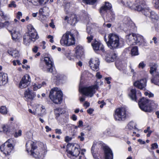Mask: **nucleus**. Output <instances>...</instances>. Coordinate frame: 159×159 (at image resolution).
I'll list each match as a JSON object with an SVG mask.
<instances>
[{
    "instance_id": "nucleus-1",
    "label": "nucleus",
    "mask_w": 159,
    "mask_h": 159,
    "mask_svg": "<svg viewBox=\"0 0 159 159\" xmlns=\"http://www.w3.org/2000/svg\"><path fill=\"white\" fill-rule=\"evenodd\" d=\"M25 146L26 150L28 152L30 149V147H31V149L30 151V154L36 159L40 158L42 155L45 154L47 152L44 146L41 149L38 148L36 146V142L31 140L28 141Z\"/></svg>"
},
{
    "instance_id": "nucleus-2",
    "label": "nucleus",
    "mask_w": 159,
    "mask_h": 159,
    "mask_svg": "<svg viewBox=\"0 0 159 159\" xmlns=\"http://www.w3.org/2000/svg\"><path fill=\"white\" fill-rule=\"evenodd\" d=\"M108 41L106 38L104 37L105 41L106 42L108 48L111 49H114L120 47L123 44V40L119 38V36L117 34L111 33L108 35Z\"/></svg>"
},
{
    "instance_id": "nucleus-3",
    "label": "nucleus",
    "mask_w": 159,
    "mask_h": 159,
    "mask_svg": "<svg viewBox=\"0 0 159 159\" xmlns=\"http://www.w3.org/2000/svg\"><path fill=\"white\" fill-rule=\"evenodd\" d=\"M15 25L13 22H9L8 21H6L4 23L0 22V27L7 26V29L11 34L12 39L16 41L21 39V36L20 32L16 31L15 29L12 28V27H14Z\"/></svg>"
},
{
    "instance_id": "nucleus-4",
    "label": "nucleus",
    "mask_w": 159,
    "mask_h": 159,
    "mask_svg": "<svg viewBox=\"0 0 159 159\" xmlns=\"http://www.w3.org/2000/svg\"><path fill=\"white\" fill-rule=\"evenodd\" d=\"M75 35L70 32L67 31L64 34L60 40L61 44L64 46H69L75 44Z\"/></svg>"
},
{
    "instance_id": "nucleus-5",
    "label": "nucleus",
    "mask_w": 159,
    "mask_h": 159,
    "mask_svg": "<svg viewBox=\"0 0 159 159\" xmlns=\"http://www.w3.org/2000/svg\"><path fill=\"white\" fill-rule=\"evenodd\" d=\"M98 88V82H95V84L89 87H80L79 91L84 95L90 97H92Z\"/></svg>"
},
{
    "instance_id": "nucleus-6",
    "label": "nucleus",
    "mask_w": 159,
    "mask_h": 159,
    "mask_svg": "<svg viewBox=\"0 0 159 159\" xmlns=\"http://www.w3.org/2000/svg\"><path fill=\"white\" fill-rule=\"evenodd\" d=\"M62 93L58 88L55 87L50 91L49 96L51 100L55 103H60L62 100Z\"/></svg>"
},
{
    "instance_id": "nucleus-7",
    "label": "nucleus",
    "mask_w": 159,
    "mask_h": 159,
    "mask_svg": "<svg viewBox=\"0 0 159 159\" xmlns=\"http://www.w3.org/2000/svg\"><path fill=\"white\" fill-rule=\"evenodd\" d=\"M154 104L153 101L148 100L144 98L140 99L138 102L140 108L145 112H150L152 110V106Z\"/></svg>"
},
{
    "instance_id": "nucleus-8",
    "label": "nucleus",
    "mask_w": 159,
    "mask_h": 159,
    "mask_svg": "<svg viewBox=\"0 0 159 159\" xmlns=\"http://www.w3.org/2000/svg\"><path fill=\"white\" fill-rule=\"evenodd\" d=\"M44 61L45 63L46 66H43L42 64H40V67L44 71L52 73L54 74L55 72L53 70L54 65L52 58L49 56L45 57H44Z\"/></svg>"
},
{
    "instance_id": "nucleus-9",
    "label": "nucleus",
    "mask_w": 159,
    "mask_h": 159,
    "mask_svg": "<svg viewBox=\"0 0 159 159\" xmlns=\"http://www.w3.org/2000/svg\"><path fill=\"white\" fill-rule=\"evenodd\" d=\"M111 8V4L108 2H105V5L102 6L100 8V12L102 17L106 15L108 12H110L111 16L110 19L112 21L114 20L115 17V15L110 11Z\"/></svg>"
},
{
    "instance_id": "nucleus-10",
    "label": "nucleus",
    "mask_w": 159,
    "mask_h": 159,
    "mask_svg": "<svg viewBox=\"0 0 159 159\" xmlns=\"http://www.w3.org/2000/svg\"><path fill=\"white\" fill-rule=\"evenodd\" d=\"M126 111L125 108L122 107L116 109L114 114V118L116 120H124L126 117Z\"/></svg>"
},
{
    "instance_id": "nucleus-11",
    "label": "nucleus",
    "mask_w": 159,
    "mask_h": 159,
    "mask_svg": "<svg viewBox=\"0 0 159 159\" xmlns=\"http://www.w3.org/2000/svg\"><path fill=\"white\" fill-rule=\"evenodd\" d=\"M12 141V139H8L0 147L1 151L6 155H9L13 148V146L11 143Z\"/></svg>"
},
{
    "instance_id": "nucleus-12",
    "label": "nucleus",
    "mask_w": 159,
    "mask_h": 159,
    "mask_svg": "<svg viewBox=\"0 0 159 159\" xmlns=\"http://www.w3.org/2000/svg\"><path fill=\"white\" fill-rule=\"evenodd\" d=\"M69 145H67V152L68 153V156L71 159H74L76 157L80 154V149L73 146L70 145V148L72 150H70L68 148Z\"/></svg>"
},
{
    "instance_id": "nucleus-13",
    "label": "nucleus",
    "mask_w": 159,
    "mask_h": 159,
    "mask_svg": "<svg viewBox=\"0 0 159 159\" xmlns=\"http://www.w3.org/2000/svg\"><path fill=\"white\" fill-rule=\"evenodd\" d=\"M31 81L30 76L27 75H25L23 76L20 81L19 87L21 89L25 88L30 84Z\"/></svg>"
},
{
    "instance_id": "nucleus-14",
    "label": "nucleus",
    "mask_w": 159,
    "mask_h": 159,
    "mask_svg": "<svg viewBox=\"0 0 159 159\" xmlns=\"http://www.w3.org/2000/svg\"><path fill=\"white\" fill-rule=\"evenodd\" d=\"M89 63L90 67L92 70L96 71L98 70L99 61L98 58H94L91 59L89 62Z\"/></svg>"
},
{
    "instance_id": "nucleus-15",
    "label": "nucleus",
    "mask_w": 159,
    "mask_h": 159,
    "mask_svg": "<svg viewBox=\"0 0 159 159\" xmlns=\"http://www.w3.org/2000/svg\"><path fill=\"white\" fill-rule=\"evenodd\" d=\"M122 25L123 30L126 31L128 29L130 30L131 27L134 25V24L129 18L126 17L124 19L123 23Z\"/></svg>"
},
{
    "instance_id": "nucleus-16",
    "label": "nucleus",
    "mask_w": 159,
    "mask_h": 159,
    "mask_svg": "<svg viewBox=\"0 0 159 159\" xmlns=\"http://www.w3.org/2000/svg\"><path fill=\"white\" fill-rule=\"evenodd\" d=\"M24 97L27 100H32L36 96L35 93L28 89L24 92Z\"/></svg>"
},
{
    "instance_id": "nucleus-17",
    "label": "nucleus",
    "mask_w": 159,
    "mask_h": 159,
    "mask_svg": "<svg viewBox=\"0 0 159 159\" xmlns=\"http://www.w3.org/2000/svg\"><path fill=\"white\" fill-rule=\"evenodd\" d=\"M146 79H142L135 82L134 83V85L138 88L142 89L146 86Z\"/></svg>"
},
{
    "instance_id": "nucleus-18",
    "label": "nucleus",
    "mask_w": 159,
    "mask_h": 159,
    "mask_svg": "<svg viewBox=\"0 0 159 159\" xmlns=\"http://www.w3.org/2000/svg\"><path fill=\"white\" fill-rule=\"evenodd\" d=\"M105 159H113V154L111 150L107 146L103 148Z\"/></svg>"
},
{
    "instance_id": "nucleus-19",
    "label": "nucleus",
    "mask_w": 159,
    "mask_h": 159,
    "mask_svg": "<svg viewBox=\"0 0 159 159\" xmlns=\"http://www.w3.org/2000/svg\"><path fill=\"white\" fill-rule=\"evenodd\" d=\"M136 34L133 33L126 35V41L129 45H131L136 44Z\"/></svg>"
},
{
    "instance_id": "nucleus-20",
    "label": "nucleus",
    "mask_w": 159,
    "mask_h": 159,
    "mask_svg": "<svg viewBox=\"0 0 159 159\" xmlns=\"http://www.w3.org/2000/svg\"><path fill=\"white\" fill-rule=\"evenodd\" d=\"M93 50L95 51L100 50L102 52L104 51L105 50L103 45L100 42L97 41H95L92 43Z\"/></svg>"
},
{
    "instance_id": "nucleus-21",
    "label": "nucleus",
    "mask_w": 159,
    "mask_h": 159,
    "mask_svg": "<svg viewBox=\"0 0 159 159\" xmlns=\"http://www.w3.org/2000/svg\"><path fill=\"white\" fill-rule=\"evenodd\" d=\"M116 57V55L113 52H108L106 55V60L108 62L114 61Z\"/></svg>"
},
{
    "instance_id": "nucleus-22",
    "label": "nucleus",
    "mask_w": 159,
    "mask_h": 159,
    "mask_svg": "<svg viewBox=\"0 0 159 159\" xmlns=\"http://www.w3.org/2000/svg\"><path fill=\"white\" fill-rule=\"evenodd\" d=\"M136 38H135L136 44H138L140 45L141 44L145 45L146 43L145 39L143 38V36L139 34H136Z\"/></svg>"
},
{
    "instance_id": "nucleus-23",
    "label": "nucleus",
    "mask_w": 159,
    "mask_h": 159,
    "mask_svg": "<svg viewBox=\"0 0 159 159\" xmlns=\"http://www.w3.org/2000/svg\"><path fill=\"white\" fill-rule=\"evenodd\" d=\"M36 109H38L39 113V114H37L39 116H43V115L46 114V109L45 107L41 105H37L36 106Z\"/></svg>"
},
{
    "instance_id": "nucleus-24",
    "label": "nucleus",
    "mask_w": 159,
    "mask_h": 159,
    "mask_svg": "<svg viewBox=\"0 0 159 159\" xmlns=\"http://www.w3.org/2000/svg\"><path fill=\"white\" fill-rule=\"evenodd\" d=\"M136 2V3L134 5L131 7V9L136 10L139 11H142V10L143 9V7H144V6L145 5L142 4L140 2L139 3H137V2Z\"/></svg>"
},
{
    "instance_id": "nucleus-25",
    "label": "nucleus",
    "mask_w": 159,
    "mask_h": 159,
    "mask_svg": "<svg viewBox=\"0 0 159 159\" xmlns=\"http://www.w3.org/2000/svg\"><path fill=\"white\" fill-rule=\"evenodd\" d=\"M7 79V74L0 72V86L4 84Z\"/></svg>"
},
{
    "instance_id": "nucleus-26",
    "label": "nucleus",
    "mask_w": 159,
    "mask_h": 159,
    "mask_svg": "<svg viewBox=\"0 0 159 159\" xmlns=\"http://www.w3.org/2000/svg\"><path fill=\"white\" fill-rule=\"evenodd\" d=\"M157 67L158 65L157 64H154L150 67V72L154 76L159 75V72L157 71Z\"/></svg>"
},
{
    "instance_id": "nucleus-27",
    "label": "nucleus",
    "mask_w": 159,
    "mask_h": 159,
    "mask_svg": "<svg viewBox=\"0 0 159 159\" xmlns=\"http://www.w3.org/2000/svg\"><path fill=\"white\" fill-rule=\"evenodd\" d=\"M75 53L77 58L80 57L83 54V47L81 46H77L76 47Z\"/></svg>"
},
{
    "instance_id": "nucleus-28",
    "label": "nucleus",
    "mask_w": 159,
    "mask_h": 159,
    "mask_svg": "<svg viewBox=\"0 0 159 159\" xmlns=\"http://www.w3.org/2000/svg\"><path fill=\"white\" fill-rule=\"evenodd\" d=\"M31 41H32V40L31 39L30 36L29 35V34L28 33H26L23 37L24 44L26 45H28Z\"/></svg>"
},
{
    "instance_id": "nucleus-29",
    "label": "nucleus",
    "mask_w": 159,
    "mask_h": 159,
    "mask_svg": "<svg viewBox=\"0 0 159 159\" xmlns=\"http://www.w3.org/2000/svg\"><path fill=\"white\" fill-rule=\"evenodd\" d=\"M28 33L29 34V35L30 36V38L32 40V41H35L39 38L36 31H34V32H29Z\"/></svg>"
},
{
    "instance_id": "nucleus-30",
    "label": "nucleus",
    "mask_w": 159,
    "mask_h": 159,
    "mask_svg": "<svg viewBox=\"0 0 159 159\" xmlns=\"http://www.w3.org/2000/svg\"><path fill=\"white\" fill-rule=\"evenodd\" d=\"M153 20H157L159 19V16L156 13L153 11H151L150 13L148 16Z\"/></svg>"
},
{
    "instance_id": "nucleus-31",
    "label": "nucleus",
    "mask_w": 159,
    "mask_h": 159,
    "mask_svg": "<svg viewBox=\"0 0 159 159\" xmlns=\"http://www.w3.org/2000/svg\"><path fill=\"white\" fill-rule=\"evenodd\" d=\"M136 90L135 89H132L131 90L130 93L129 94V96L133 100L136 101Z\"/></svg>"
},
{
    "instance_id": "nucleus-32",
    "label": "nucleus",
    "mask_w": 159,
    "mask_h": 159,
    "mask_svg": "<svg viewBox=\"0 0 159 159\" xmlns=\"http://www.w3.org/2000/svg\"><path fill=\"white\" fill-rule=\"evenodd\" d=\"M151 11H152L149 9V8L145 5L142 10V12L145 16L148 17Z\"/></svg>"
},
{
    "instance_id": "nucleus-33",
    "label": "nucleus",
    "mask_w": 159,
    "mask_h": 159,
    "mask_svg": "<svg viewBox=\"0 0 159 159\" xmlns=\"http://www.w3.org/2000/svg\"><path fill=\"white\" fill-rule=\"evenodd\" d=\"M54 112L56 117H58L60 115L65 112V111L63 109L56 108L54 109Z\"/></svg>"
},
{
    "instance_id": "nucleus-34",
    "label": "nucleus",
    "mask_w": 159,
    "mask_h": 159,
    "mask_svg": "<svg viewBox=\"0 0 159 159\" xmlns=\"http://www.w3.org/2000/svg\"><path fill=\"white\" fill-rule=\"evenodd\" d=\"M8 52L10 55L13 57H16L19 56L18 51L16 50L12 49L10 50H9L8 51Z\"/></svg>"
},
{
    "instance_id": "nucleus-35",
    "label": "nucleus",
    "mask_w": 159,
    "mask_h": 159,
    "mask_svg": "<svg viewBox=\"0 0 159 159\" xmlns=\"http://www.w3.org/2000/svg\"><path fill=\"white\" fill-rule=\"evenodd\" d=\"M77 22L76 16L75 15H72L70 16V20H68V23L71 25H74Z\"/></svg>"
},
{
    "instance_id": "nucleus-36",
    "label": "nucleus",
    "mask_w": 159,
    "mask_h": 159,
    "mask_svg": "<svg viewBox=\"0 0 159 159\" xmlns=\"http://www.w3.org/2000/svg\"><path fill=\"white\" fill-rule=\"evenodd\" d=\"M151 81L152 83L159 86V75L154 76V77L151 80Z\"/></svg>"
},
{
    "instance_id": "nucleus-37",
    "label": "nucleus",
    "mask_w": 159,
    "mask_h": 159,
    "mask_svg": "<svg viewBox=\"0 0 159 159\" xmlns=\"http://www.w3.org/2000/svg\"><path fill=\"white\" fill-rule=\"evenodd\" d=\"M29 2H31L34 5H36L39 4H42L43 2V0H27Z\"/></svg>"
},
{
    "instance_id": "nucleus-38",
    "label": "nucleus",
    "mask_w": 159,
    "mask_h": 159,
    "mask_svg": "<svg viewBox=\"0 0 159 159\" xmlns=\"http://www.w3.org/2000/svg\"><path fill=\"white\" fill-rule=\"evenodd\" d=\"M131 54L132 55L136 56L139 54L138 49L137 47H134L131 50Z\"/></svg>"
},
{
    "instance_id": "nucleus-39",
    "label": "nucleus",
    "mask_w": 159,
    "mask_h": 159,
    "mask_svg": "<svg viewBox=\"0 0 159 159\" xmlns=\"http://www.w3.org/2000/svg\"><path fill=\"white\" fill-rule=\"evenodd\" d=\"M0 112L2 114H6L7 113V110L6 107L2 106L0 109Z\"/></svg>"
},
{
    "instance_id": "nucleus-40",
    "label": "nucleus",
    "mask_w": 159,
    "mask_h": 159,
    "mask_svg": "<svg viewBox=\"0 0 159 159\" xmlns=\"http://www.w3.org/2000/svg\"><path fill=\"white\" fill-rule=\"evenodd\" d=\"M126 67L127 65L126 64H124V65H122L121 66H120V67L119 69L120 70H123L124 72L125 73L126 72Z\"/></svg>"
},
{
    "instance_id": "nucleus-41",
    "label": "nucleus",
    "mask_w": 159,
    "mask_h": 159,
    "mask_svg": "<svg viewBox=\"0 0 159 159\" xmlns=\"http://www.w3.org/2000/svg\"><path fill=\"white\" fill-rule=\"evenodd\" d=\"M128 127L129 129H132L135 127V124L133 122H130L128 125Z\"/></svg>"
},
{
    "instance_id": "nucleus-42",
    "label": "nucleus",
    "mask_w": 159,
    "mask_h": 159,
    "mask_svg": "<svg viewBox=\"0 0 159 159\" xmlns=\"http://www.w3.org/2000/svg\"><path fill=\"white\" fill-rule=\"evenodd\" d=\"M42 87L41 84H34L33 86V89L34 91H36L38 89Z\"/></svg>"
},
{
    "instance_id": "nucleus-43",
    "label": "nucleus",
    "mask_w": 159,
    "mask_h": 159,
    "mask_svg": "<svg viewBox=\"0 0 159 159\" xmlns=\"http://www.w3.org/2000/svg\"><path fill=\"white\" fill-rule=\"evenodd\" d=\"M97 0H83V1L87 4H93Z\"/></svg>"
},
{
    "instance_id": "nucleus-44",
    "label": "nucleus",
    "mask_w": 159,
    "mask_h": 159,
    "mask_svg": "<svg viewBox=\"0 0 159 159\" xmlns=\"http://www.w3.org/2000/svg\"><path fill=\"white\" fill-rule=\"evenodd\" d=\"M65 10L66 12H68V9L70 7V3L67 2L65 3Z\"/></svg>"
},
{
    "instance_id": "nucleus-45",
    "label": "nucleus",
    "mask_w": 159,
    "mask_h": 159,
    "mask_svg": "<svg viewBox=\"0 0 159 159\" xmlns=\"http://www.w3.org/2000/svg\"><path fill=\"white\" fill-rule=\"evenodd\" d=\"M2 128L3 129V131L5 133H7L10 130L9 127L7 125H4L2 127Z\"/></svg>"
},
{
    "instance_id": "nucleus-46",
    "label": "nucleus",
    "mask_w": 159,
    "mask_h": 159,
    "mask_svg": "<svg viewBox=\"0 0 159 159\" xmlns=\"http://www.w3.org/2000/svg\"><path fill=\"white\" fill-rule=\"evenodd\" d=\"M29 111L32 114L34 115H37V114H40L38 112V109H35V111H33L29 109Z\"/></svg>"
},
{
    "instance_id": "nucleus-47",
    "label": "nucleus",
    "mask_w": 159,
    "mask_h": 159,
    "mask_svg": "<svg viewBox=\"0 0 159 159\" xmlns=\"http://www.w3.org/2000/svg\"><path fill=\"white\" fill-rule=\"evenodd\" d=\"M21 134L22 131L21 130H19L18 132H16L15 133L14 136L16 138H17L21 136Z\"/></svg>"
},
{
    "instance_id": "nucleus-48",
    "label": "nucleus",
    "mask_w": 159,
    "mask_h": 159,
    "mask_svg": "<svg viewBox=\"0 0 159 159\" xmlns=\"http://www.w3.org/2000/svg\"><path fill=\"white\" fill-rule=\"evenodd\" d=\"M28 29L29 30V32H34V31H36L34 27L32 25L28 26Z\"/></svg>"
},
{
    "instance_id": "nucleus-49",
    "label": "nucleus",
    "mask_w": 159,
    "mask_h": 159,
    "mask_svg": "<svg viewBox=\"0 0 159 159\" xmlns=\"http://www.w3.org/2000/svg\"><path fill=\"white\" fill-rule=\"evenodd\" d=\"M84 134L83 132H81L80 133V135L78 136V138L81 141H83L84 140Z\"/></svg>"
},
{
    "instance_id": "nucleus-50",
    "label": "nucleus",
    "mask_w": 159,
    "mask_h": 159,
    "mask_svg": "<svg viewBox=\"0 0 159 159\" xmlns=\"http://www.w3.org/2000/svg\"><path fill=\"white\" fill-rule=\"evenodd\" d=\"M8 6L9 7H16V5L15 4V2L13 1L11 2V3L9 4Z\"/></svg>"
},
{
    "instance_id": "nucleus-51",
    "label": "nucleus",
    "mask_w": 159,
    "mask_h": 159,
    "mask_svg": "<svg viewBox=\"0 0 159 159\" xmlns=\"http://www.w3.org/2000/svg\"><path fill=\"white\" fill-rule=\"evenodd\" d=\"M154 7L157 9H159V0H157L155 2Z\"/></svg>"
},
{
    "instance_id": "nucleus-52",
    "label": "nucleus",
    "mask_w": 159,
    "mask_h": 159,
    "mask_svg": "<svg viewBox=\"0 0 159 159\" xmlns=\"http://www.w3.org/2000/svg\"><path fill=\"white\" fill-rule=\"evenodd\" d=\"M89 35V36H88L87 38V39L88 40V43H90L91 42L92 40L93 39V37L92 34H90Z\"/></svg>"
},
{
    "instance_id": "nucleus-53",
    "label": "nucleus",
    "mask_w": 159,
    "mask_h": 159,
    "mask_svg": "<svg viewBox=\"0 0 159 159\" xmlns=\"http://www.w3.org/2000/svg\"><path fill=\"white\" fill-rule=\"evenodd\" d=\"M145 66V64L143 62H141L138 66V67L139 68H142L143 69Z\"/></svg>"
},
{
    "instance_id": "nucleus-54",
    "label": "nucleus",
    "mask_w": 159,
    "mask_h": 159,
    "mask_svg": "<svg viewBox=\"0 0 159 159\" xmlns=\"http://www.w3.org/2000/svg\"><path fill=\"white\" fill-rule=\"evenodd\" d=\"M96 146V144H93L91 148V152H92V153L93 154V156L94 157H94V154H93V153L94 152V149H95V147Z\"/></svg>"
},
{
    "instance_id": "nucleus-55",
    "label": "nucleus",
    "mask_w": 159,
    "mask_h": 159,
    "mask_svg": "<svg viewBox=\"0 0 159 159\" xmlns=\"http://www.w3.org/2000/svg\"><path fill=\"white\" fill-rule=\"evenodd\" d=\"M22 13L21 12L19 11L17 13L16 18L19 20L20 19L21 17L22 16Z\"/></svg>"
},
{
    "instance_id": "nucleus-56",
    "label": "nucleus",
    "mask_w": 159,
    "mask_h": 159,
    "mask_svg": "<svg viewBox=\"0 0 159 159\" xmlns=\"http://www.w3.org/2000/svg\"><path fill=\"white\" fill-rule=\"evenodd\" d=\"M151 149H154L158 148V146L157 143H154L152 144Z\"/></svg>"
},
{
    "instance_id": "nucleus-57",
    "label": "nucleus",
    "mask_w": 159,
    "mask_h": 159,
    "mask_svg": "<svg viewBox=\"0 0 159 159\" xmlns=\"http://www.w3.org/2000/svg\"><path fill=\"white\" fill-rule=\"evenodd\" d=\"M87 32L89 35L92 34V32H91V29L89 26H87Z\"/></svg>"
},
{
    "instance_id": "nucleus-58",
    "label": "nucleus",
    "mask_w": 159,
    "mask_h": 159,
    "mask_svg": "<svg viewBox=\"0 0 159 159\" xmlns=\"http://www.w3.org/2000/svg\"><path fill=\"white\" fill-rule=\"evenodd\" d=\"M71 138L66 136L65 138V141L67 143L70 141L71 140Z\"/></svg>"
},
{
    "instance_id": "nucleus-59",
    "label": "nucleus",
    "mask_w": 159,
    "mask_h": 159,
    "mask_svg": "<svg viewBox=\"0 0 159 159\" xmlns=\"http://www.w3.org/2000/svg\"><path fill=\"white\" fill-rule=\"evenodd\" d=\"M83 123L81 120H79L78 122V127H79L80 128L81 127H83Z\"/></svg>"
},
{
    "instance_id": "nucleus-60",
    "label": "nucleus",
    "mask_w": 159,
    "mask_h": 159,
    "mask_svg": "<svg viewBox=\"0 0 159 159\" xmlns=\"http://www.w3.org/2000/svg\"><path fill=\"white\" fill-rule=\"evenodd\" d=\"M96 76L97 78L99 79L101 78L102 77V75H101L100 73L99 72H98L97 73L96 75Z\"/></svg>"
},
{
    "instance_id": "nucleus-61",
    "label": "nucleus",
    "mask_w": 159,
    "mask_h": 159,
    "mask_svg": "<svg viewBox=\"0 0 159 159\" xmlns=\"http://www.w3.org/2000/svg\"><path fill=\"white\" fill-rule=\"evenodd\" d=\"M31 133L30 131L27 132L25 134L26 136L28 138H29L31 137Z\"/></svg>"
},
{
    "instance_id": "nucleus-62",
    "label": "nucleus",
    "mask_w": 159,
    "mask_h": 159,
    "mask_svg": "<svg viewBox=\"0 0 159 159\" xmlns=\"http://www.w3.org/2000/svg\"><path fill=\"white\" fill-rule=\"evenodd\" d=\"M38 47L36 46H35L32 49V51L35 53L37 52L38 50Z\"/></svg>"
},
{
    "instance_id": "nucleus-63",
    "label": "nucleus",
    "mask_w": 159,
    "mask_h": 159,
    "mask_svg": "<svg viewBox=\"0 0 159 159\" xmlns=\"http://www.w3.org/2000/svg\"><path fill=\"white\" fill-rule=\"evenodd\" d=\"M89 103L88 102H85L84 104V106L86 108L88 107L89 106Z\"/></svg>"
},
{
    "instance_id": "nucleus-64",
    "label": "nucleus",
    "mask_w": 159,
    "mask_h": 159,
    "mask_svg": "<svg viewBox=\"0 0 159 159\" xmlns=\"http://www.w3.org/2000/svg\"><path fill=\"white\" fill-rule=\"evenodd\" d=\"M127 6L131 9V7L134 5V4L133 5L132 3L130 2H127Z\"/></svg>"
}]
</instances>
